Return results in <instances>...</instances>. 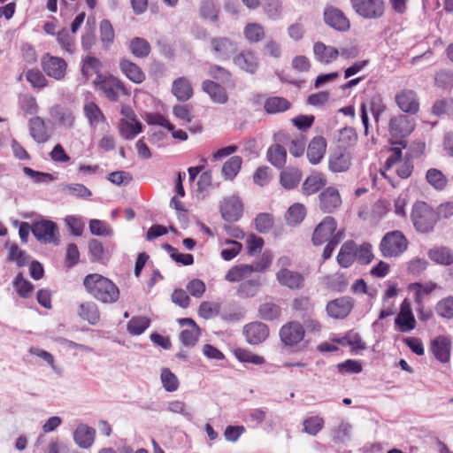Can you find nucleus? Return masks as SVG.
Segmentation results:
<instances>
[{"mask_svg": "<svg viewBox=\"0 0 453 453\" xmlns=\"http://www.w3.org/2000/svg\"><path fill=\"white\" fill-rule=\"evenodd\" d=\"M245 38L251 43L260 42L265 37L264 27L258 23H249L243 30Z\"/></svg>", "mask_w": 453, "mask_h": 453, "instance_id": "47", "label": "nucleus"}, {"mask_svg": "<svg viewBox=\"0 0 453 453\" xmlns=\"http://www.w3.org/2000/svg\"><path fill=\"white\" fill-rule=\"evenodd\" d=\"M94 85L96 89L104 93L110 100H113V78L111 74H97Z\"/></svg>", "mask_w": 453, "mask_h": 453, "instance_id": "41", "label": "nucleus"}, {"mask_svg": "<svg viewBox=\"0 0 453 453\" xmlns=\"http://www.w3.org/2000/svg\"><path fill=\"white\" fill-rule=\"evenodd\" d=\"M326 142L322 136H315L307 147V158L311 165L319 164L324 157Z\"/></svg>", "mask_w": 453, "mask_h": 453, "instance_id": "21", "label": "nucleus"}, {"mask_svg": "<svg viewBox=\"0 0 453 453\" xmlns=\"http://www.w3.org/2000/svg\"><path fill=\"white\" fill-rule=\"evenodd\" d=\"M242 212V204L236 196L226 198L221 205V215L226 221H236Z\"/></svg>", "mask_w": 453, "mask_h": 453, "instance_id": "17", "label": "nucleus"}, {"mask_svg": "<svg viewBox=\"0 0 453 453\" xmlns=\"http://www.w3.org/2000/svg\"><path fill=\"white\" fill-rule=\"evenodd\" d=\"M426 178L427 182L436 190L441 191L448 185V179L441 171L431 168L427 170Z\"/></svg>", "mask_w": 453, "mask_h": 453, "instance_id": "43", "label": "nucleus"}, {"mask_svg": "<svg viewBox=\"0 0 453 453\" xmlns=\"http://www.w3.org/2000/svg\"><path fill=\"white\" fill-rule=\"evenodd\" d=\"M41 67L46 76L59 81L66 77L68 64L61 57L44 53L41 58Z\"/></svg>", "mask_w": 453, "mask_h": 453, "instance_id": "4", "label": "nucleus"}, {"mask_svg": "<svg viewBox=\"0 0 453 453\" xmlns=\"http://www.w3.org/2000/svg\"><path fill=\"white\" fill-rule=\"evenodd\" d=\"M326 185V176L322 173H313L303 183L302 190L306 196H311Z\"/></svg>", "mask_w": 453, "mask_h": 453, "instance_id": "24", "label": "nucleus"}, {"mask_svg": "<svg viewBox=\"0 0 453 453\" xmlns=\"http://www.w3.org/2000/svg\"><path fill=\"white\" fill-rule=\"evenodd\" d=\"M276 279L281 286L289 289H300L304 286V277L298 272L286 268L280 269L276 273Z\"/></svg>", "mask_w": 453, "mask_h": 453, "instance_id": "15", "label": "nucleus"}, {"mask_svg": "<svg viewBox=\"0 0 453 453\" xmlns=\"http://www.w3.org/2000/svg\"><path fill=\"white\" fill-rule=\"evenodd\" d=\"M84 112L91 124L99 123L104 120L103 112L94 102L87 103L84 105Z\"/></svg>", "mask_w": 453, "mask_h": 453, "instance_id": "61", "label": "nucleus"}, {"mask_svg": "<svg viewBox=\"0 0 453 453\" xmlns=\"http://www.w3.org/2000/svg\"><path fill=\"white\" fill-rule=\"evenodd\" d=\"M351 165V156L348 152H334L329 157L328 166L333 173L346 172Z\"/></svg>", "mask_w": 453, "mask_h": 453, "instance_id": "28", "label": "nucleus"}, {"mask_svg": "<svg viewBox=\"0 0 453 453\" xmlns=\"http://www.w3.org/2000/svg\"><path fill=\"white\" fill-rule=\"evenodd\" d=\"M150 325V319L144 316L132 318L127 323V331L132 335L142 334Z\"/></svg>", "mask_w": 453, "mask_h": 453, "instance_id": "46", "label": "nucleus"}, {"mask_svg": "<svg viewBox=\"0 0 453 453\" xmlns=\"http://www.w3.org/2000/svg\"><path fill=\"white\" fill-rule=\"evenodd\" d=\"M411 217L415 228L421 233L432 231L437 222L436 212L424 202L415 203Z\"/></svg>", "mask_w": 453, "mask_h": 453, "instance_id": "2", "label": "nucleus"}, {"mask_svg": "<svg viewBox=\"0 0 453 453\" xmlns=\"http://www.w3.org/2000/svg\"><path fill=\"white\" fill-rule=\"evenodd\" d=\"M436 313L445 319L453 318V296H448L439 301L435 307Z\"/></svg>", "mask_w": 453, "mask_h": 453, "instance_id": "60", "label": "nucleus"}, {"mask_svg": "<svg viewBox=\"0 0 453 453\" xmlns=\"http://www.w3.org/2000/svg\"><path fill=\"white\" fill-rule=\"evenodd\" d=\"M303 326L296 321L284 325L280 330L281 342L288 346H294L301 342L304 337Z\"/></svg>", "mask_w": 453, "mask_h": 453, "instance_id": "9", "label": "nucleus"}, {"mask_svg": "<svg viewBox=\"0 0 453 453\" xmlns=\"http://www.w3.org/2000/svg\"><path fill=\"white\" fill-rule=\"evenodd\" d=\"M356 243L353 241H347L342 244L337 256V261L342 267L350 266L356 260Z\"/></svg>", "mask_w": 453, "mask_h": 453, "instance_id": "32", "label": "nucleus"}, {"mask_svg": "<svg viewBox=\"0 0 453 453\" xmlns=\"http://www.w3.org/2000/svg\"><path fill=\"white\" fill-rule=\"evenodd\" d=\"M301 178L302 173L299 169L288 167L280 173V181L284 188L293 189L299 184Z\"/></svg>", "mask_w": 453, "mask_h": 453, "instance_id": "34", "label": "nucleus"}, {"mask_svg": "<svg viewBox=\"0 0 453 453\" xmlns=\"http://www.w3.org/2000/svg\"><path fill=\"white\" fill-rule=\"evenodd\" d=\"M242 159L239 156L231 157L222 166V175L226 180H233L239 173Z\"/></svg>", "mask_w": 453, "mask_h": 453, "instance_id": "44", "label": "nucleus"}, {"mask_svg": "<svg viewBox=\"0 0 453 453\" xmlns=\"http://www.w3.org/2000/svg\"><path fill=\"white\" fill-rule=\"evenodd\" d=\"M313 53L315 59L325 65L333 62L339 56V51L336 48L327 46L321 42H317L314 43Z\"/></svg>", "mask_w": 453, "mask_h": 453, "instance_id": "22", "label": "nucleus"}, {"mask_svg": "<svg viewBox=\"0 0 453 453\" xmlns=\"http://www.w3.org/2000/svg\"><path fill=\"white\" fill-rule=\"evenodd\" d=\"M20 108L27 115H35L39 111L36 99L32 95H24L20 100Z\"/></svg>", "mask_w": 453, "mask_h": 453, "instance_id": "63", "label": "nucleus"}, {"mask_svg": "<svg viewBox=\"0 0 453 453\" xmlns=\"http://www.w3.org/2000/svg\"><path fill=\"white\" fill-rule=\"evenodd\" d=\"M166 410L173 414L182 415L188 420H191L193 418V409L191 407H188L182 401L173 400L168 402Z\"/></svg>", "mask_w": 453, "mask_h": 453, "instance_id": "49", "label": "nucleus"}, {"mask_svg": "<svg viewBox=\"0 0 453 453\" xmlns=\"http://www.w3.org/2000/svg\"><path fill=\"white\" fill-rule=\"evenodd\" d=\"M46 74L38 68H31L25 72L27 81L35 89H42L49 85Z\"/></svg>", "mask_w": 453, "mask_h": 453, "instance_id": "38", "label": "nucleus"}, {"mask_svg": "<svg viewBox=\"0 0 453 453\" xmlns=\"http://www.w3.org/2000/svg\"><path fill=\"white\" fill-rule=\"evenodd\" d=\"M101 41L105 48H110L113 41V28L108 19H104L100 23Z\"/></svg>", "mask_w": 453, "mask_h": 453, "instance_id": "62", "label": "nucleus"}, {"mask_svg": "<svg viewBox=\"0 0 453 453\" xmlns=\"http://www.w3.org/2000/svg\"><path fill=\"white\" fill-rule=\"evenodd\" d=\"M129 50L136 58H145L150 51V42L142 37H134L129 42Z\"/></svg>", "mask_w": 453, "mask_h": 453, "instance_id": "35", "label": "nucleus"}, {"mask_svg": "<svg viewBox=\"0 0 453 453\" xmlns=\"http://www.w3.org/2000/svg\"><path fill=\"white\" fill-rule=\"evenodd\" d=\"M243 334L249 343L259 344L268 337L269 328L263 322H251L244 326Z\"/></svg>", "mask_w": 453, "mask_h": 453, "instance_id": "14", "label": "nucleus"}, {"mask_svg": "<svg viewBox=\"0 0 453 453\" xmlns=\"http://www.w3.org/2000/svg\"><path fill=\"white\" fill-rule=\"evenodd\" d=\"M306 214L305 207L302 203L291 205L286 214V219L289 225H297L303 221Z\"/></svg>", "mask_w": 453, "mask_h": 453, "instance_id": "52", "label": "nucleus"}, {"mask_svg": "<svg viewBox=\"0 0 453 453\" xmlns=\"http://www.w3.org/2000/svg\"><path fill=\"white\" fill-rule=\"evenodd\" d=\"M264 12L270 19H278L282 14V3L280 0H265Z\"/></svg>", "mask_w": 453, "mask_h": 453, "instance_id": "55", "label": "nucleus"}, {"mask_svg": "<svg viewBox=\"0 0 453 453\" xmlns=\"http://www.w3.org/2000/svg\"><path fill=\"white\" fill-rule=\"evenodd\" d=\"M281 315V308L273 302H265L258 307V316L263 320L278 319Z\"/></svg>", "mask_w": 453, "mask_h": 453, "instance_id": "36", "label": "nucleus"}, {"mask_svg": "<svg viewBox=\"0 0 453 453\" xmlns=\"http://www.w3.org/2000/svg\"><path fill=\"white\" fill-rule=\"evenodd\" d=\"M356 259L363 265L369 264L372 257V245L369 243H363L359 247L356 245Z\"/></svg>", "mask_w": 453, "mask_h": 453, "instance_id": "64", "label": "nucleus"}, {"mask_svg": "<svg viewBox=\"0 0 453 453\" xmlns=\"http://www.w3.org/2000/svg\"><path fill=\"white\" fill-rule=\"evenodd\" d=\"M79 316L88 323L95 325L100 319V315L96 305L92 302L83 303L80 305Z\"/></svg>", "mask_w": 453, "mask_h": 453, "instance_id": "39", "label": "nucleus"}, {"mask_svg": "<svg viewBox=\"0 0 453 453\" xmlns=\"http://www.w3.org/2000/svg\"><path fill=\"white\" fill-rule=\"evenodd\" d=\"M119 68L128 80L136 84H140L145 80V73L142 68L128 59H121Z\"/></svg>", "mask_w": 453, "mask_h": 453, "instance_id": "23", "label": "nucleus"}, {"mask_svg": "<svg viewBox=\"0 0 453 453\" xmlns=\"http://www.w3.org/2000/svg\"><path fill=\"white\" fill-rule=\"evenodd\" d=\"M173 94L179 101L185 102L193 95V89L188 80L184 77L178 78L173 83Z\"/></svg>", "mask_w": 453, "mask_h": 453, "instance_id": "33", "label": "nucleus"}, {"mask_svg": "<svg viewBox=\"0 0 453 453\" xmlns=\"http://www.w3.org/2000/svg\"><path fill=\"white\" fill-rule=\"evenodd\" d=\"M266 158L273 166L281 169L286 165L287 150L280 143L273 144L267 149Z\"/></svg>", "mask_w": 453, "mask_h": 453, "instance_id": "29", "label": "nucleus"}, {"mask_svg": "<svg viewBox=\"0 0 453 453\" xmlns=\"http://www.w3.org/2000/svg\"><path fill=\"white\" fill-rule=\"evenodd\" d=\"M303 426L305 433L315 436L323 428L324 418L319 416H311L303 420Z\"/></svg>", "mask_w": 453, "mask_h": 453, "instance_id": "54", "label": "nucleus"}, {"mask_svg": "<svg viewBox=\"0 0 453 453\" xmlns=\"http://www.w3.org/2000/svg\"><path fill=\"white\" fill-rule=\"evenodd\" d=\"M353 308V301L349 296H342L330 301L326 305L327 314L334 319H344Z\"/></svg>", "mask_w": 453, "mask_h": 453, "instance_id": "13", "label": "nucleus"}, {"mask_svg": "<svg viewBox=\"0 0 453 453\" xmlns=\"http://www.w3.org/2000/svg\"><path fill=\"white\" fill-rule=\"evenodd\" d=\"M319 208L325 213H332L342 204L340 193L334 187L325 188L319 196Z\"/></svg>", "mask_w": 453, "mask_h": 453, "instance_id": "12", "label": "nucleus"}, {"mask_svg": "<svg viewBox=\"0 0 453 453\" xmlns=\"http://www.w3.org/2000/svg\"><path fill=\"white\" fill-rule=\"evenodd\" d=\"M96 431L87 425H80L74 432V441L81 447L84 449L89 448L95 439Z\"/></svg>", "mask_w": 453, "mask_h": 453, "instance_id": "30", "label": "nucleus"}, {"mask_svg": "<svg viewBox=\"0 0 453 453\" xmlns=\"http://www.w3.org/2000/svg\"><path fill=\"white\" fill-rule=\"evenodd\" d=\"M260 286L261 283L258 279L248 280L238 286L236 294L242 298H250L258 293Z\"/></svg>", "mask_w": 453, "mask_h": 453, "instance_id": "40", "label": "nucleus"}, {"mask_svg": "<svg viewBox=\"0 0 453 453\" xmlns=\"http://www.w3.org/2000/svg\"><path fill=\"white\" fill-rule=\"evenodd\" d=\"M83 284L87 291L97 300L103 303L112 302L113 283L111 280L100 274L92 273L85 277Z\"/></svg>", "mask_w": 453, "mask_h": 453, "instance_id": "1", "label": "nucleus"}, {"mask_svg": "<svg viewBox=\"0 0 453 453\" xmlns=\"http://www.w3.org/2000/svg\"><path fill=\"white\" fill-rule=\"evenodd\" d=\"M142 124L137 119H128V120H119V132L126 140H133L142 132Z\"/></svg>", "mask_w": 453, "mask_h": 453, "instance_id": "27", "label": "nucleus"}, {"mask_svg": "<svg viewBox=\"0 0 453 453\" xmlns=\"http://www.w3.org/2000/svg\"><path fill=\"white\" fill-rule=\"evenodd\" d=\"M13 286L18 295L22 298H28L31 296L34 290L33 284L25 280L21 273H19L14 278Z\"/></svg>", "mask_w": 453, "mask_h": 453, "instance_id": "51", "label": "nucleus"}, {"mask_svg": "<svg viewBox=\"0 0 453 453\" xmlns=\"http://www.w3.org/2000/svg\"><path fill=\"white\" fill-rule=\"evenodd\" d=\"M431 351L437 360L441 363H447L450 357L451 342L450 340L443 335L435 337L431 342Z\"/></svg>", "mask_w": 453, "mask_h": 453, "instance_id": "18", "label": "nucleus"}, {"mask_svg": "<svg viewBox=\"0 0 453 453\" xmlns=\"http://www.w3.org/2000/svg\"><path fill=\"white\" fill-rule=\"evenodd\" d=\"M427 256L437 265L445 266L453 265V250L449 247H434L428 250Z\"/></svg>", "mask_w": 453, "mask_h": 453, "instance_id": "25", "label": "nucleus"}, {"mask_svg": "<svg viewBox=\"0 0 453 453\" xmlns=\"http://www.w3.org/2000/svg\"><path fill=\"white\" fill-rule=\"evenodd\" d=\"M395 324L403 332L414 329L416 326V320L411 312V310L400 309V312L395 319Z\"/></svg>", "mask_w": 453, "mask_h": 453, "instance_id": "45", "label": "nucleus"}, {"mask_svg": "<svg viewBox=\"0 0 453 453\" xmlns=\"http://www.w3.org/2000/svg\"><path fill=\"white\" fill-rule=\"evenodd\" d=\"M244 314V311L241 308L222 306L219 316L223 320L227 322H235L242 319Z\"/></svg>", "mask_w": 453, "mask_h": 453, "instance_id": "56", "label": "nucleus"}, {"mask_svg": "<svg viewBox=\"0 0 453 453\" xmlns=\"http://www.w3.org/2000/svg\"><path fill=\"white\" fill-rule=\"evenodd\" d=\"M234 355L236 358L242 363H250L257 365L265 363V358L263 357L256 355L246 349H238L234 351Z\"/></svg>", "mask_w": 453, "mask_h": 453, "instance_id": "58", "label": "nucleus"}, {"mask_svg": "<svg viewBox=\"0 0 453 453\" xmlns=\"http://www.w3.org/2000/svg\"><path fill=\"white\" fill-rule=\"evenodd\" d=\"M101 66L100 61L95 57H87L82 60L81 73L88 78L94 73L100 74L99 69Z\"/></svg>", "mask_w": 453, "mask_h": 453, "instance_id": "59", "label": "nucleus"}, {"mask_svg": "<svg viewBox=\"0 0 453 453\" xmlns=\"http://www.w3.org/2000/svg\"><path fill=\"white\" fill-rule=\"evenodd\" d=\"M28 128L31 137L38 143H44L50 138V133L47 129L44 119L41 117L31 118L28 121Z\"/></svg>", "mask_w": 453, "mask_h": 453, "instance_id": "19", "label": "nucleus"}, {"mask_svg": "<svg viewBox=\"0 0 453 453\" xmlns=\"http://www.w3.org/2000/svg\"><path fill=\"white\" fill-rule=\"evenodd\" d=\"M203 89L209 95L214 103L225 104L227 101L226 89L212 81H204L203 82Z\"/></svg>", "mask_w": 453, "mask_h": 453, "instance_id": "31", "label": "nucleus"}, {"mask_svg": "<svg viewBox=\"0 0 453 453\" xmlns=\"http://www.w3.org/2000/svg\"><path fill=\"white\" fill-rule=\"evenodd\" d=\"M221 309L222 304L219 303L204 301L201 303L198 313L202 318L210 319L216 316H219Z\"/></svg>", "mask_w": 453, "mask_h": 453, "instance_id": "48", "label": "nucleus"}, {"mask_svg": "<svg viewBox=\"0 0 453 453\" xmlns=\"http://www.w3.org/2000/svg\"><path fill=\"white\" fill-rule=\"evenodd\" d=\"M414 127L413 119L404 114L393 116L388 124L389 134L395 139H403L410 135Z\"/></svg>", "mask_w": 453, "mask_h": 453, "instance_id": "7", "label": "nucleus"}, {"mask_svg": "<svg viewBox=\"0 0 453 453\" xmlns=\"http://www.w3.org/2000/svg\"><path fill=\"white\" fill-rule=\"evenodd\" d=\"M234 63L241 69L254 73L257 67L258 62L254 52L250 50L242 51L234 58Z\"/></svg>", "mask_w": 453, "mask_h": 453, "instance_id": "26", "label": "nucleus"}, {"mask_svg": "<svg viewBox=\"0 0 453 453\" xmlns=\"http://www.w3.org/2000/svg\"><path fill=\"white\" fill-rule=\"evenodd\" d=\"M253 273L250 265H238L233 266L226 274L225 279L229 282H238L249 277Z\"/></svg>", "mask_w": 453, "mask_h": 453, "instance_id": "37", "label": "nucleus"}, {"mask_svg": "<svg viewBox=\"0 0 453 453\" xmlns=\"http://www.w3.org/2000/svg\"><path fill=\"white\" fill-rule=\"evenodd\" d=\"M290 108V103L284 97L273 96L265 102V110L270 114L285 111Z\"/></svg>", "mask_w": 453, "mask_h": 453, "instance_id": "42", "label": "nucleus"}, {"mask_svg": "<svg viewBox=\"0 0 453 453\" xmlns=\"http://www.w3.org/2000/svg\"><path fill=\"white\" fill-rule=\"evenodd\" d=\"M395 101L399 109L409 114H416L419 110V102L417 93L411 89H403L399 91Z\"/></svg>", "mask_w": 453, "mask_h": 453, "instance_id": "10", "label": "nucleus"}, {"mask_svg": "<svg viewBox=\"0 0 453 453\" xmlns=\"http://www.w3.org/2000/svg\"><path fill=\"white\" fill-rule=\"evenodd\" d=\"M407 247L406 237L398 230L387 233L380 244V250L386 257H398L407 250Z\"/></svg>", "mask_w": 453, "mask_h": 453, "instance_id": "3", "label": "nucleus"}, {"mask_svg": "<svg viewBox=\"0 0 453 453\" xmlns=\"http://www.w3.org/2000/svg\"><path fill=\"white\" fill-rule=\"evenodd\" d=\"M325 22L331 27L339 31H346L349 28V21L344 13L334 7H328L324 12Z\"/></svg>", "mask_w": 453, "mask_h": 453, "instance_id": "16", "label": "nucleus"}, {"mask_svg": "<svg viewBox=\"0 0 453 453\" xmlns=\"http://www.w3.org/2000/svg\"><path fill=\"white\" fill-rule=\"evenodd\" d=\"M201 16L211 21L218 20V9L215 6L213 0H202L200 5Z\"/></svg>", "mask_w": 453, "mask_h": 453, "instance_id": "57", "label": "nucleus"}, {"mask_svg": "<svg viewBox=\"0 0 453 453\" xmlns=\"http://www.w3.org/2000/svg\"><path fill=\"white\" fill-rule=\"evenodd\" d=\"M350 4L357 14L367 19L380 18L385 10L383 0H350Z\"/></svg>", "mask_w": 453, "mask_h": 453, "instance_id": "6", "label": "nucleus"}, {"mask_svg": "<svg viewBox=\"0 0 453 453\" xmlns=\"http://www.w3.org/2000/svg\"><path fill=\"white\" fill-rule=\"evenodd\" d=\"M337 229L336 220L326 216L314 229L312 234V243L316 246L321 245L326 242H330Z\"/></svg>", "mask_w": 453, "mask_h": 453, "instance_id": "8", "label": "nucleus"}, {"mask_svg": "<svg viewBox=\"0 0 453 453\" xmlns=\"http://www.w3.org/2000/svg\"><path fill=\"white\" fill-rule=\"evenodd\" d=\"M57 41L61 48L68 52L73 53L75 50L74 37L70 34L66 28H63L57 34Z\"/></svg>", "mask_w": 453, "mask_h": 453, "instance_id": "53", "label": "nucleus"}, {"mask_svg": "<svg viewBox=\"0 0 453 453\" xmlns=\"http://www.w3.org/2000/svg\"><path fill=\"white\" fill-rule=\"evenodd\" d=\"M276 141L288 146L289 153L296 157H301L304 152L306 142L302 135L291 138L285 133H279Z\"/></svg>", "mask_w": 453, "mask_h": 453, "instance_id": "20", "label": "nucleus"}, {"mask_svg": "<svg viewBox=\"0 0 453 453\" xmlns=\"http://www.w3.org/2000/svg\"><path fill=\"white\" fill-rule=\"evenodd\" d=\"M210 43L213 56L219 60L228 59L236 51V45L225 36L213 37Z\"/></svg>", "mask_w": 453, "mask_h": 453, "instance_id": "11", "label": "nucleus"}, {"mask_svg": "<svg viewBox=\"0 0 453 453\" xmlns=\"http://www.w3.org/2000/svg\"><path fill=\"white\" fill-rule=\"evenodd\" d=\"M31 232L42 243H55L59 242L58 225L48 219H42L32 224Z\"/></svg>", "mask_w": 453, "mask_h": 453, "instance_id": "5", "label": "nucleus"}, {"mask_svg": "<svg viewBox=\"0 0 453 453\" xmlns=\"http://www.w3.org/2000/svg\"><path fill=\"white\" fill-rule=\"evenodd\" d=\"M160 380L163 388L167 392H174L179 388V380L177 376L169 368L162 369Z\"/></svg>", "mask_w": 453, "mask_h": 453, "instance_id": "50", "label": "nucleus"}]
</instances>
